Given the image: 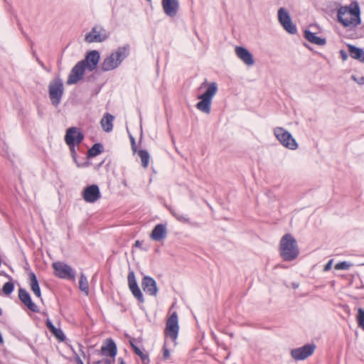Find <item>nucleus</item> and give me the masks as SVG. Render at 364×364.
Instances as JSON below:
<instances>
[{
	"label": "nucleus",
	"instance_id": "1",
	"mask_svg": "<svg viewBox=\"0 0 364 364\" xmlns=\"http://www.w3.org/2000/svg\"><path fill=\"white\" fill-rule=\"evenodd\" d=\"M130 47L129 45L119 47L103 59L100 65L101 70L107 72L117 68L128 57Z\"/></svg>",
	"mask_w": 364,
	"mask_h": 364
},
{
	"label": "nucleus",
	"instance_id": "2",
	"mask_svg": "<svg viewBox=\"0 0 364 364\" xmlns=\"http://www.w3.org/2000/svg\"><path fill=\"white\" fill-rule=\"evenodd\" d=\"M339 22L346 27H355L360 24V9L357 4L352 3L348 6H341L338 11Z\"/></svg>",
	"mask_w": 364,
	"mask_h": 364
},
{
	"label": "nucleus",
	"instance_id": "3",
	"mask_svg": "<svg viewBox=\"0 0 364 364\" xmlns=\"http://www.w3.org/2000/svg\"><path fill=\"white\" fill-rule=\"evenodd\" d=\"M299 254V249L294 237L286 234L280 241V255L284 261L294 260Z\"/></svg>",
	"mask_w": 364,
	"mask_h": 364
},
{
	"label": "nucleus",
	"instance_id": "4",
	"mask_svg": "<svg viewBox=\"0 0 364 364\" xmlns=\"http://www.w3.org/2000/svg\"><path fill=\"white\" fill-rule=\"evenodd\" d=\"M218 92V85L213 82L207 85L206 90L198 96L199 102L196 104V108L205 113L210 114L211 110L212 100Z\"/></svg>",
	"mask_w": 364,
	"mask_h": 364
},
{
	"label": "nucleus",
	"instance_id": "5",
	"mask_svg": "<svg viewBox=\"0 0 364 364\" xmlns=\"http://www.w3.org/2000/svg\"><path fill=\"white\" fill-rule=\"evenodd\" d=\"M274 135L280 144L287 149L296 150L299 147L298 143L291 134L282 127H275Z\"/></svg>",
	"mask_w": 364,
	"mask_h": 364
},
{
	"label": "nucleus",
	"instance_id": "6",
	"mask_svg": "<svg viewBox=\"0 0 364 364\" xmlns=\"http://www.w3.org/2000/svg\"><path fill=\"white\" fill-rule=\"evenodd\" d=\"M64 87L63 80L55 77L50 81L48 86V93L52 104L57 107L61 101L63 95Z\"/></svg>",
	"mask_w": 364,
	"mask_h": 364
},
{
	"label": "nucleus",
	"instance_id": "7",
	"mask_svg": "<svg viewBox=\"0 0 364 364\" xmlns=\"http://www.w3.org/2000/svg\"><path fill=\"white\" fill-rule=\"evenodd\" d=\"M179 331L178 314L176 311L167 319L165 335L166 337L170 338L173 343V346L176 345V339L178 338Z\"/></svg>",
	"mask_w": 364,
	"mask_h": 364
},
{
	"label": "nucleus",
	"instance_id": "8",
	"mask_svg": "<svg viewBox=\"0 0 364 364\" xmlns=\"http://www.w3.org/2000/svg\"><path fill=\"white\" fill-rule=\"evenodd\" d=\"M315 349L316 346L314 344H306L301 347L291 349L290 355L294 360H304L312 355Z\"/></svg>",
	"mask_w": 364,
	"mask_h": 364
},
{
	"label": "nucleus",
	"instance_id": "9",
	"mask_svg": "<svg viewBox=\"0 0 364 364\" xmlns=\"http://www.w3.org/2000/svg\"><path fill=\"white\" fill-rule=\"evenodd\" d=\"M109 34L107 31L101 26H95L91 31L86 34L85 41L89 43H101L107 40Z\"/></svg>",
	"mask_w": 364,
	"mask_h": 364
},
{
	"label": "nucleus",
	"instance_id": "10",
	"mask_svg": "<svg viewBox=\"0 0 364 364\" xmlns=\"http://www.w3.org/2000/svg\"><path fill=\"white\" fill-rule=\"evenodd\" d=\"M83 134L76 127L69 128L65 136V141L70 146L71 151L74 152V146L79 144L83 139Z\"/></svg>",
	"mask_w": 364,
	"mask_h": 364
},
{
	"label": "nucleus",
	"instance_id": "11",
	"mask_svg": "<svg viewBox=\"0 0 364 364\" xmlns=\"http://www.w3.org/2000/svg\"><path fill=\"white\" fill-rule=\"evenodd\" d=\"M278 19L285 31L291 34L296 32V27L293 23L289 12L284 8H280L278 11Z\"/></svg>",
	"mask_w": 364,
	"mask_h": 364
},
{
	"label": "nucleus",
	"instance_id": "12",
	"mask_svg": "<svg viewBox=\"0 0 364 364\" xmlns=\"http://www.w3.org/2000/svg\"><path fill=\"white\" fill-rule=\"evenodd\" d=\"M53 267L55 271V274L62 279H74L75 271L68 264L61 262H56L53 263Z\"/></svg>",
	"mask_w": 364,
	"mask_h": 364
},
{
	"label": "nucleus",
	"instance_id": "13",
	"mask_svg": "<svg viewBox=\"0 0 364 364\" xmlns=\"http://www.w3.org/2000/svg\"><path fill=\"white\" fill-rule=\"evenodd\" d=\"M83 200L89 203H94L101 198V193L97 185L92 184L85 187L82 191Z\"/></svg>",
	"mask_w": 364,
	"mask_h": 364
},
{
	"label": "nucleus",
	"instance_id": "14",
	"mask_svg": "<svg viewBox=\"0 0 364 364\" xmlns=\"http://www.w3.org/2000/svg\"><path fill=\"white\" fill-rule=\"evenodd\" d=\"M85 68V61L78 62L72 69L67 80V84L73 85L77 83L82 77Z\"/></svg>",
	"mask_w": 364,
	"mask_h": 364
},
{
	"label": "nucleus",
	"instance_id": "15",
	"mask_svg": "<svg viewBox=\"0 0 364 364\" xmlns=\"http://www.w3.org/2000/svg\"><path fill=\"white\" fill-rule=\"evenodd\" d=\"M127 282L129 288L134 296L140 302L143 303L144 301V296L139 287H138L134 272L132 270L129 272L127 276Z\"/></svg>",
	"mask_w": 364,
	"mask_h": 364
},
{
	"label": "nucleus",
	"instance_id": "16",
	"mask_svg": "<svg viewBox=\"0 0 364 364\" xmlns=\"http://www.w3.org/2000/svg\"><path fill=\"white\" fill-rule=\"evenodd\" d=\"M235 52L238 58L246 65L252 66L254 65L255 60L253 55L247 48L242 46H236Z\"/></svg>",
	"mask_w": 364,
	"mask_h": 364
},
{
	"label": "nucleus",
	"instance_id": "17",
	"mask_svg": "<svg viewBox=\"0 0 364 364\" xmlns=\"http://www.w3.org/2000/svg\"><path fill=\"white\" fill-rule=\"evenodd\" d=\"M161 5L164 13L169 17H175L179 9L178 0H162Z\"/></svg>",
	"mask_w": 364,
	"mask_h": 364
},
{
	"label": "nucleus",
	"instance_id": "18",
	"mask_svg": "<svg viewBox=\"0 0 364 364\" xmlns=\"http://www.w3.org/2000/svg\"><path fill=\"white\" fill-rule=\"evenodd\" d=\"M141 287L146 294L156 296L158 288L156 281L151 277L145 276L141 281Z\"/></svg>",
	"mask_w": 364,
	"mask_h": 364
},
{
	"label": "nucleus",
	"instance_id": "19",
	"mask_svg": "<svg viewBox=\"0 0 364 364\" xmlns=\"http://www.w3.org/2000/svg\"><path fill=\"white\" fill-rule=\"evenodd\" d=\"M100 53L97 50H92L89 52L85 59L82 61H85V68H87L90 71L94 70L100 61Z\"/></svg>",
	"mask_w": 364,
	"mask_h": 364
},
{
	"label": "nucleus",
	"instance_id": "20",
	"mask_svg": "<svg viewBox=\"0 0 364 364\" xmlns=\"http://www.w3.org/2000/svg\"><path fill=\"white\" fill-rule=\"evenodd\" d=\"M18 297L21 301L26 305L29 310L33 312L38 311L37 305L33 302L29 293L26 289H19Z\"/></svg>",
	"mask_w": 364,
	"mask_h": 364
},
{
	"label": "nucleus",
	"instance_id": "21",
	"mask_svg": "<svg viewBox=\"0 0 364 364\" xmlns=\"http://www.w3.org/2000/svg\"><path fill=\"white\" fill-rule=\"evenodd\" d=\"M28 284L30 286L31 290L33 291L34 295L37 298L42 299L41 291L38 284V281L37 279L36 274L33 272L28 273Z\"/></svg>",
	"mask_w": 364,
	"mask_h": 364
},
{
	"label": "nucleus",
	"instance_id": "22",
	"mask_svg": "<svg viewBox=\"0 0 364 364\" xmlns=\"http://www.w3.org/2000/svg\"><path fill=\"white\" fill-rule=\"evenodd\" d=\"M101 351L104 355H109L114 358L117 354V346L114 342L109 339L105 346H102Z\"/></svg>",
	"mask_w": 364,
	"mask_h": 364
},
{
	"label": "nucleus",
	"instance_id": "23",
	"mask_svg": "<svg viewBox=\"0 0 364 364\" xmlns=\"http://www.w3.org/2000/svg\"><path fill=\"white\" fill-rule=\"evenodd\" d=\"M114 117L109 113H106L100 121L102 129L106 132H110L113 129V121Z\"/></svg>",
	"mask_w": 364,
	"mask_h": 364
},
{
	"label": "nucleus",
	"instance_id": "24",
	"mask_svg": "<svg viewBox=\"0 0 364 364\" xmlns=\"http://www.w3.org/2000/svg\"><path fill=\"white\" fill-rule=\"evenodd\" d=\"M348 51L351 58L364 63V51L353 45H348Z\"/></svg>",
	"mask_w": 364,
	"mask_h": 364
},
{
	"label": "nucleus",
	"instance_id": "25",
	"mask_svg": "<svg viewBox=\"0 0 364 364\" xmlns=\"http://www.w3.org/2000/svg\"><path fill=\"white\" fill-rule=\"evenodd\" d=\"M46 326L59 341H63L65 339V336L62 330L56 328L50 319L46 320Z\"/></svg>",
	"mask_w": 364,
	"mask_h": 364
},
{
	"label": "nucleus",
	"instance_id": "26",
	"mask_svg": "<svg viewBox=\"0 0 364 364\" xmlns=\"http://www.w3.org/2000/svg\"><path fill=\"white\" fill-rule=\"evenodd\" d=\"M305 38L311 43L318 45L323 46L326 44V41L325 38L317 36L314 33L309 31H305Z\"/></svg>",
	"mask_w": 364,
	"mask_h": 364
},
{
	"label": "nucleus",
	"instance_id": "27",
	"mask_svg": "<svg viewBox=\"0 0 364 364\" xmlns=\"http://www.w3.org/2000/svg\"><path fill=\"white\" fill-rule=\"evenodd\" d=\"M166 229H153L150 234V237L152 240L161 242L166 238Z\"/></svg>",
	"mask_w": 364,
	"mask_h": 364
},
{
	"label": "nucleus",
	"instance_id": "28",
	"mask_svg": "<svg viewBox=\"0 0 364 364\" xmlns=\"http://www.w3.org/2000/svg\"><path fill=\"white\" fill-rule=\"evenodd\" d=\"M130 344L135 352L136 354H137L141 359L142 362L144 364H148L149 362V356L147 354L144 353L142 350H141L138 346H136L134 341H130Z\"/></svg>",
	"mask_w": 364,
	"mask_h": 364
},
{
	"label": "nucleus",
	"instance_id": "29",
	"mask_svg": "<svg viewBox=\"0 0 364 364\" xmlns=\"http://www.w3.org/2000/svg\"><path fill=\"white\" fill-rule=\"evenodd\" d=\"M79 288L86 295L89 294L88 281H87V278L85 277V275L84 274H81L80 276Z\"/></svg>",
	"mask_w": 364,
	"mask_h": 364
},
{
	"label": "nucleus",
	"instance_id": "30",
	"mask_svg": "<svg viewBox=\"0 0 364 364\" xmlns=\"http://www.w3.org/2000/svg\"><path fill=\"white\" fill-rule=\"evenodd\" d=\"M138 155L141 159V166L144 168H146L149 166V154L146 150H139L138 151Z\"/></svg>",
	"mask_w": 364,
	"mask_h": 364
},
{
	"label": "nucleus",
	"instance_id": "31",
	"mask_svg": "<svg viewBox=\"0 0 364 364\" xmlns=\"http://www.w3.org/2000/svg\"><path fill=\"white\" fill-rule=\"evenodd\" d=\"M357 322L358 326L364 331V310L360 308L358 309Z\"/></svg>",
	"mask_w": 364,
	"mask_h": 364
},
{
	"label": "nucleus",
	"instance_id": "32",
	"mask_svg": "<svg viewBox=\"0 0 364 364\" xmlns=\"http://www.w3.org/2000/svg\"><path fill=\"white\" fill-rule=\"evenodd\" d=\"M102 146L100 144H95L89 150L88 153L90 156H96L102 152Z\"/></svg>",
	"mask_w": 364,
	"mask_h": 364
},
{
	"label": "nucleus",
	"instance_id": "33",
	"mask_svg": "<svg viewBox=\"0 0 364 364\" xmlns=\"http://www.w3.org/2000/svg\"><path fill=\"white\" fill-rule=\"evenodd\" d=\"M14 289V283L11 282H8L3 286L2 291L5 295H10L13 292Z\"/></svg>",
	"mask_w": 364,
	"mask_h": 364
},
{
	"label": "nucleus",
	"instance_id": "34",
	"mask_svg": "<svg viewBox=\"0 0 364 364\" xmlns=\"http://www.w3.org/2000/svg\"><path fill=\"white\" fill-rule=\"evenodd\" d=\"M353 266L352 263L346 261L341 262L335 265V269L337 270H347Z\"/></svg>",
	"mask_w": 364,
	"mask_h": 364
},
{
	"label": "nucleus",
	"instance_id": "35",
	"mask_svg": "<svg viewBox=\"0 0 364 364\" xmlns=\"http://www.w3.org/2000/svg\"><path fill=\"white\" fill-rule=\"evenodd\" d=\"M167 343L165 341L164 346V353H163V357L165 360H167L170 358V351L168 350L166 347Z\"/></svg>",
	"mask_w": 364,
	"mask_h": 364
},
{
	"label": "nucleus",
	"instance_id": "36",
	"mask_svg": "<svg viewBox=\"0 0 364 364\" xmlns=\"http://www.w3.org/2000/svg\"><path fill=\"white\" fill-rule=\"evenodd\" d=\"M73 353H74V359H75V362L77 363V364H84L83 361L82 360V359L80 358L79 355L75 351H73Z\"/></svg>",
	"mask_w": 364,
	"mask_h": 364
},
{
	"label": "nucleus",
	"instance_id": "37",
	"mask_svg": "<svg viewBox=\"0 0 364 364\" xmlns=\"http://www.w3.org/2000/svg\"><path fill=\"white\" fill-rule=\"evenodd\" d=\"M333 262V259H330L328 262V263L324 266L323 270L325 272L329 271L331 269V267H332Z\"/></svg>",
	"mask_w": 364,
	"mask_h": 364
},
{
	"label": "nucleus",
	"instance_id": "38",
	"mask_svg": "<svg viewBox=\"0 0 364 364\" xmlns=\"http://www.w3.org/2000/svg\"><path fill=\"white\" fill-rule=\"evenodd\" d=\"M340 53H341V55L342 59H343V60H347V58H348V55H347V53H346L345 51H343V50H341V51H340Z\"/></svg>",
	"mask_w": 364,
	"mask_h": 364
},
{
	"label": "nucleus",
	"instance_id": "39",
	"mask_svg": "<svg viewBox=\"0 0 364 364\" xmlns=\"http://www.w3.org/2000/svg\"><path fill=\"white\" fill-rule=\"evenodd\" d=\"M78 346V348H79V351L80 352L81 355L83 356V357H85V353L83 350V347L81 344L78 343L77 344Z\"/></svg>",
	"mask_w": 364,
	"mask_h": 364
},
{
	"label": "nucleus",
	"instance_id": "40",
	"mask_svg": "<svg viewBox=\"0 0 364 364\" xmlns=\"http://www.w3.org/2000/svg\"><path fill=\"white\" fill-rule=\"evenodd\" d=\"M176 217L177 218V219L178 220H181V221L187 220V218L186 216H183V215H176Z\"/></svg>",
	"mask_w": 364,
	"mask_h": 364
},
{
	"label": "nucleus",
	"instance_id": "41",
	"mask_svg": "<svg viewBox=\"0 0 364 364\" xmlns=\"http://www.w3.org/2000/svg\"><path fill=\"white\" fill-rule=\"evenodd\" d=\"M352 78L355 81L358 82L359 84H364V77H360V79L359 80H357V79L355 78V76H352Z\"/></svg>",
	"mask_w": 364,
	"mask_h": 364
},
{
	"label": "nucleus",
	"instance_id": "42",
	"mask_svg": "<svg viewBox=\"0 0 364 364\" xmlns=\"http://www.w3.org/2000/svg\"><path fill=\"white\" fill-rule=\"evenodd\" d=\"M155 228H164L163 225L161 224H158L155 226Z\"/></svg>",
	"mask_w": 364,
	"mask_h": 364
},
{
	"label": "nucleus",
	"instance_id": "43",
	"mask_svg": "<svg viewBox=\"0 0 364 364\" xmlns=\"http://www.w3.org/2000/svg\"><path fill=\"white\" fill-rule=\"evenodd\" d=\"M119 364H125V363L124 362V360L122 359L119 358Z\"/></svg>",
	"mask_w": 364,
	"mask_h": 364
},
{
	"label": "nucleus",
	"instance_id": "44",
	"mask_svg": "<svg viewBox=\"0 0 364 364\" xmlns=\"http://www.w3.org/2000/svg\"><path fill=\"white\" fill-rule=\"evenodd\" d=\"M205 84H206V80H205L204 82H203V84H202V85H201V87H202L203 86H204Z\"/></svg>",
	"mask_w": 364,
	"mask_h": 364
},
{
	"label": "nucleus",
	"instance_id": "45",
	"mask_svg": "<svg viewBox=\"0 0 364 364\" xmlns=\"http://www.w3.org/2000/svg\"><path fill=\"white\" fill-rule=\"evenodd\" d=\"M107 364H110L111 362L109 360H106Z\"/></svg>",
	"mask_w": 364,
	"mask_h": 364
},
{
	"label": "nucleus",
	"instance_id": "46",
	"mask_svg": "<svg viewBox=\"0 0 364 364\" xmlns=\"http://www.w3.org/2000/svg\"><path fill=\"white\" fill-rule=\"evenodd\" d=\"M123 184H124L125 186H127V185L126 181H123Z\"/></svg>",
	"mask_w": 364,
	"mask_h": 364
},
{
	"label": "nucleus",
	"instance_id": "47",
	"mask_svg": "<svg viewBox=\"0 0 364 364\" xmlns=\"http://www.w3.org/2000/svg\"><path fill=\"white\" fill-rule=\"evenodd\" d=\"M136 245H139V241L136 242Z\"/></svg>",
	"mask_w": 364,
	"mask_h": 364
},
{
	"label": "nucleus",
	"instance_id": "48",
	"mask_svg": "<svg viewBox=\"0 0 364 364\" xmlns=\"http://www.w3.org/2000/svg\"><path fill=\"white\" fill-rule=\"evenodd\" d=\"M1 314V310L0 309V314Z\"/></svg>",
	"mask_w": 364,
	"mask_h": 364
}]
</instances>
